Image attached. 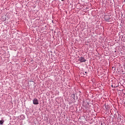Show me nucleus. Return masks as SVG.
<instances>
[{
	"instance_id": "obj_1",
	"label": "nucleus",
	"mask_w": 125,
	"mask_h": 125,
	"mask_svg": "<svg viewBox=\"0 0 125 125\" xmlns=\"http://www.w3.org/2000/svg\"><path fill=\"white\" fill-rule=\"evenodd\" d=\"M104 19L105 22H110V20L112 19V16L111 15H105L104 16Z\"/></svg>"
},
{
	"instance_id": "obj_2",
	"label": "nucleus",
	"mask_w": 125,
	"mask_h": 125,
	"mask_svg": "<svg viewBox=\"0 0 125 125\" xmlns=\"http://www.w3.org/2000/svg\"><path fill=\"white\" fill-rule=\"evenodd\" d=\"M78 61H80L81 63H83V62H85L86 60L83 57H80L78 60Z\"/></svg>"
},
{
	"instance_id": "obj_3",
	"label": "nucleus",
	"mask_w": 125,
	"mask_h": 125,
	"mask_svg": "<svg viewBox=\"0 0 125 125\" xmlns=\"http://www.w3.org/2000/svg\"><path fill=\"white\" fill-rule=\"evenodd\" d=\"M33 103L34 105H38L39 104V100L35 98L33 100Z\"/></svg>"
},
{
	"instance_id": "obj_4",
	"label": "nucleus",
	"mask_w": 125,
	"mask_h": 125,
	"mask_svg": "<svg viewBox=\"0 0 125 125\" xmlns=\"http://www.w3.org/2000/svg\"><path fill=\"white\" fill-rule=\"evenodd\" d=\"M119 86V84H115V83H113L111 85V87L116 88Z\"/></svg>"
},
{
	"instance_id": "obj_5",
	"label": "nucleus",
	"mask_w": 125,
	"mask_h": 125,
	"mask_svg": "<svg viewBox=\"0 0 125 125\" xmlns=\"http://www.w3.org/2000/svg\"><path fill=\"white\" fill-rule=\"evenodd\" d=\"M117 120L118 122H121L122 121V116L120 115V114H118V117L117 118Z\"/></svg>"
},
{
	"instance_id": "obj_6",
	"label": "nucleus",
	"mask_w": 125,
	"mask_h": 125,
	"mask_svg": "<svg viewBox=\"0 0 125 125\" xmlns=\"http://www.w3.org/2000/svg\"><path fill=\"white\" fill-rule=\"evenodd\" d=\"M3 123H4V121H3V120H0V125H3Z\"/></svg>"
},
{
	"instance_id": "obj_7",
	"label": "nucleus",
	"mask_w": 125,
	"mask_h": 125,
	"mask_svg": "<svg viewBox=\"0 0 125 125\" xmlns=\"http://www.w3.org/2000/svg\"><path fill=\"white\" fill-rule=\"evenodd\" d=\"M85 74H87V72H86V71H85Z\"/></svg>"
},
{
	"instance_id": "obj_8",
	"label": "nucleus",
	"mask_w": 125,
	"mask_h": 125,
	"mask_svg": "<svg viewBox=\"0 0 125 125\" xmlns=\"http://www.w3.org/2000/svg\"><path fill=\"white\" fill-rule=\"evenodd\" d=\"M62 0V1H64V0Z\"/></svg>"
}]
</instances>
